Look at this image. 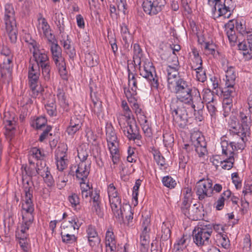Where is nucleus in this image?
I'll list each match as a JSON object with an SVG mask.
<instances>
[{
	"mask_svg": "<svg viewBox=\"0 0 252 252\" xmlns=\"http://www.w3.org/2000/svg\"><path fill=\"white\" fill-rule=\"evenodd\" d=\"M165 4V0H144L142 8L147 14L153 16L161 11Z\"/></svg>",
	"mask_w": 252,
	"mask_h": 252,
	"instance_id": "obj_16",
	"label": "nucleus"
},
{
	"mask_svg": "<svg viewBox=\"0 0 252 252\" xmlns=\"http://www.w3.org/2000/svg\"><path fill=\"white\" fill-rule=\"evenodd\" d=\"M153 154L156 163L161 167H163L165 165V159L159 151L154 150L153 151Z\"/></svg>",
	"mask_w": 252,
	"mask_h": 252,
	"instance_id": "obj_53",
	"label": "nucleus"
},
{
	"mask_svg": "<svg viewBox=\"0 0 252 252\" xmlns=\"http://www.w3.org/2000/svg\"><path fill=\"white\" fill-rule=\"evenodd\" d=\"M202 48H204L207 54L214 55L215 53L216 45L212 41H208Z\"/></svg>",
	"mask_w": 252,
	"mask_h": 252,
	"instance_id": "obj_63",
	"label": "nucleus"
},
{
	"mask_svg": "<svg viewBox=\"0 0 252 252\" xmlns=\"http://www.w3.org/2000/svg\"><path fill=\"white\" fill-rule=\"evenodd\" d=\"M151 220L148 217L143 219L142 222V232L143 234L149 233L150 231Z\"/></svg>",
	"mask_w": 252,
	"mask_h": 252,
	"instance_id": "obj_57",
	"label": "nucleus"
},
{
	"mask_svg": "<svg viewBox=\"0 0 252 252\" xmlns=\"http://www.w3.org/2000/svg\"><path fill=\"white\" fill-rule=\"evenodd\" d=\"M62 242L67 245L74 244L77 242V237L74 234H70L65 231L61 233Z\"/></svg>",
	"mask_w": 252,
	"mask_h": 252,
	"instance_id": "obj_39",
	"label": "nucleus"
},
{
	"mask_svg": "<svg viewBox=\"0 0 252 252\" xmlns=\"http://www.w3.org/2000/svg\"><path fill=\"white\" fill-rule=\"evenodd\" d=\"M234 161V157H232L231 156L230 158L228 157L225 159L222 160L220 166L223 169L229 170L233 167Z\"/></svg>",
	"mask_w": 252,
	"mask_h": 252,
	"instance_id": "obj_55",
	"label": "nucleus"
},
{
	"mask_svg": "<svg viewBox=\"0 0 252 252\" xmlns=\"http://www.w3.org/2000/svg\"><path fill=\"white\" fill-rule=\"evenodd\" d=\"M13 55L6 46H2L0 50V71L2 77H9L13 66Z\"/></svg>",
	"mask_w": 252,
	"mask_h": 252,
	"instance_id": "obj_11",
	"label": "nucleus"
},
{
	"mask_svg": "<svg viewBox=\"0 0 252 252\" xmlns=\"http://www.w3.org/2000/svg\"><path fill=\"white\" fill-rule=\"evenodd\" d=\"M95 88L94 84H91L90 86V96L92 101L91 105L92 112L99 119L103 115V109L102 102L97 96V92L94 88Z\"/></svg>",
	"mask_w": 252,
	"mask_h": 252,
	"instance_id": "obj_19",
	"label": "nucleus"
},
{
	"mask_svg": "<svg viewBox=\"0 0 252 252\" xmlns=\"http://www.w3.org/2000/svg\"><path fill=\"white\" fill-rule=\"evenodd\" d=\"M199 69V70H194L196 72V78L198 81L204 83L207 79L206 72L203 70L202 67Z\"/></svg>",
	"mask_w": 252,
	"mask_h": 252,
	"instance_id": "obj_62",
	"label": "nucleus"
},
{
	"mask_svg": "<svg viewBox=\"0 0 252 252\" xmlns=\"http://www.w3.org/2000/svg\"><path fill=\"white\" fill-rule=\"evenodd\" d=\"M67 146H64L62 150L58 149L56 153L55 159L57 169L63 172L67 167L68 160L67 158Z\"/></svg>",
	"mask_w": 252,
	"mask_h": 252,
	"instance_id": "obj_22",
	"label": "nucleus"
},
{
	"mask_svg": "<svg viewBox=\"0 0 252 252\" xmlns=\"http://www.w3.org/2000/svg\"><path fill=\"white\" fill-rule=\"evenodd\" d=\"M42 132L40 134L38 140L42 142H43L45 139H47L48 136H52V134L50 133L52 130V126H47L46 128L42 129Z\"/></svg>",
	"mask_w": 252,
	"mask_h": 252,
	"instance_id": "obj_56",
	"label": "nucleus"
},
{
	"mask_svg": "<svg viewBox=\"0 0 252 252\" xmlns=\"http://www.w3.org/2000/svg\"><path fill=\"white\" fill-rule=\"evenodd\" d=\"M231 192L229 190H226L221 194L220 197L215 203V208L217 210H221L224 205V201L231 196Z\"/></svg>",
	"mask_w": 252,
	"mask_h": 252,
	"instance_id": "obj_35",
	"label": "nucleus"
},
{
	"mask_svg": "<svg viewBox=\"0 0 252 252\" xmlns=\"http://www.w3.org/2000/svg\"><path fill=\"white\" fill-rule=\"evenodd\" d=\"M130 103L131 104L132 109L134 111L135 113L137 115L138 120L141 119L143 117H146L144 112L143 111L140 105L137 102V100L135 99L134 97V99L132 100V102Z\"/></svg>",
	"mask_w": 252,
	"mask_h": 252,
	"instance_id": "obj_44",
	"label": "nucleus"
},
{
	"mask_svg": "<svg viewBox=\"0 0 252 252\" xmlns=\"http://www.w3.org/2000/svg\"><path fill=\"white\" fill-rule=\"evenodd\" d=\"M163 185L168 188L173 189L176 185V182L171 176H164L162 179Z\"/></svg>",
	"mask_w": 252,
	"mask_h": 252,
	"instance_id": "obj_54",
	"label": "nucleus"
},
{
	"mask_svg": "<svg viewBox=\"0 0 252 252\" xmlns=\"http://www.w3.org/2000/svg\"><path fill=\"white\" fill-rule=\"evenodd\" d=\"M121 107L123 109L124 114H120L119 116H118V119L121 116L124 117V119L125 120V121L130 120H132V118H134L132 111L126 100L122 101Z\"/></svg>",
	"mask_w": 252,
	"mask_h": 252,
	"instance_id": "obj_34",
	"label": "nucleus"
},
{
	"mask_svg": "<svg viewBox=\"0 0 252 252\" xmlns=\"http://www.w3.org/2000/svg\"><path fill=\"white\" fill-rule=\"evenodd\" d=\"M149 233H147L146 234L141 233L140 251L141 252H147L149 244Z\"/></svg>",
	"mask_w": 252,
	"mask_h": 252,
	"instance_id": "obj_48",
	"label": "nucleus"
},
{
	"mask_svg": "<svg viewBox=\"0 0 252 252\" xmlns=\"http://www.w3.org/2000/svg\"><path fill=\"white\" fill-rule=\"evenodd\" d=\"M63 19L64 18L62 13H60L55 14V22L61 34L63 33L64 32L65 26Z\"/></svg>",
	"mask_w": 252,
	"mask_h": 252,
	"instance_id": "obj_46",
	"label": "nucleus"
},
{
	"mask_svg": "<svg viewBox=\"0 0 252 252\" xmlns=\"http://www.w3.org/2000/svg\"><path fill=\"white\" fill-rule=\"evenodd\" d=\"M238 119L242 126V133L244 135L251 134L250 125L252 124V113L246 109H242L238 114Z\"/></svg>",
	"mask_w": 252,
	"mask_h": 252,
	"instance_id": "obj_20",
	"label": "nucleus"
},
{
	"mask_svg": "<svg viewBox=\"0 0 252 252\" xmlns=\"http://www.w3.org/2000/svg\"><path fill=\"white\" fill-rule=\"evenodd\" d=\"M32 55L35 62L32 63V64H37L41 68L44 80L50 82L51 65L47 54L40 49H36L32 51Z\"/></svg>",
	"mask_w": 252,
	"mask_h": 252,
	"instance_id": "obj_8",
	"label": "nucleus"
},
{
	"mask_svg": "<svg viewBox=\"0 0 252 252\" xmlns=\"http://www.w3.org/2000/svg\"><path fill=\"white\" fill-rule=\"evenodd\" d=\"M231 179L236 189H240L242 187V181L239 177L238 173H233L231 174Z\"/></svg>",
	"mask_w": 252,
	"mask_h": 252,
	"instance_id": "obj_64",
	"label": "nucleus"
},
{
	"mask_svg": "<svg viewBox=\"0 0 252 252\" xmlns=\"http://www.w3.org/2000/svg\"><path fill=\"white\" fill-rule=\"evenodd\" d=\"M31 126L33 128L39 130L46 128L47 125V120L44 117H39L32 122Z\"/></svg>",
	"mask_w": 252,
	"mask_h": 252,
	"instance_id": "obj_41",
	"label": "nucleus"
},
{
	"mask_svg": "<svg viewBox=\"0 0 252 252\" xmlns=\"http://www.w3.org/2000/svg\"><path fill=\"white\" fill-rule=\"evenodd\" d=\"M212 232L213 230L210 224L203 226L200 224L195 227L192 231L193 243L199 248L209 245Z\"/></svg>",
	"mask_w": 252,
	"mask_h": 252,
	"instance_id": "obj_9",
	"label": "nucleus"
},
{
	"mask_svg": "<svg viewBox=\"0 0 252 252\" xmlns=\"http://www.w3.org/2000/svg\"><path fill=\"white\" fill-rule=\"evenodd\" d=\"M55 65L58 69L61 78L64 80H67L68 79V73L65 61L58 63Z\"/></svg>",
	"mask_w": 252,
	"mask_h": 252,
	"instance_id": "obj_47",
	"label": "nucleus"
},
{
	"mask_svg": "<svg viewBox=\"0 0 252 252\" xmlns=\"http://www.w3.org/2000/svg\"><path fill=\"white\" fill-rule=\"evenodd\" d=\"M37 22L36 27L41 36L45 38L47 41H51L52 39L56 37L52 33L51 28L47 20L43 17L41 14H39L38 15Z\"/></svg>",
	"mask_w": 252,
	"mask_h": 252,
	"instance_id": "obj_18",
	"label": "nucleus"
},
{
	"mask_svg": "<svg viewBox=\"0 0 252 252\" xmlns=\"http://www.w3.org/2000/svg\"><path fill=\"white\" fill-rule=\"evenodd\" d=\"M194 190L200 201L211 197L213 193L212 181L208 178L200 179L196 183Z\"/></svg>",
	"mask_w": 252,
	"mask_h": 252,
	"instance_id": "obj_14",
	"label": "nucleus"
},
{
	"mask_svg": "<svg viewBox=\"0 0 252 252\" xmlns=\"http://www.w3.org/2000/svg\"><path fill=\"white\" fill-rule=\"evenodd\" d=\"M29 162L32 164L33 163L31 161L32 158H34L36 160H42L44 157V153L38 148H32L29 152Z\"/></svg>",
	"mask_w": 252,
	"mask_h": 252,
	"instance_id": "obj_37",
	"label": "nucleus"
},
{
	"mask_svg": "<svg viewBox=\"0 0 252 252\" xmlns=\"http://www.w3.org/2000/svg\"><path fill=\"white\" fill-rule=\"evenodd\" d=\"M57 96L60 106L63 109V112L69 111V104L66 100L65 93L62 88L57 89Z\"/></svg>",
	"mask_w": 252,
	"mask_h": 252,
	"instance_id": "obj_31",
	"label": "nucleus"
},
{
	"mask_svg": "<svg viewBox=\"0 0 252 252\" xmlns=\"http://www.w3.org/2000/svg\"><path fill=\"white\" fill-rule=\"evenodd\" d=\"M47 42L49 45L52 59L55 64L64 61V59L62 56V49L58 44L56 37L52 39L51 41H48Z\"/></svg>",
	"mask_w": 252,
	"mask_h": 252,
	"instance_id": "obj_24",
	"label": "nucleus"
},
{
	"mask_svg": "<svg viewBox=\"0 0 252 252\" xmlns=\"http://www.w3.org/2000/svg\"><path fill=\"white\" fill-rule=\"evenodd\" d=\"M136 65L138 66L140 75L149 81L152 89H158L159 86L158 77L150 60L143 59L136 63Z\"/></svg>",
	"mask_w": 252,
	"mask_h": 252,
	"instance_id": "obj_3",
	"label": "nucleus"
},
{
	"mask_svg": "<svg viewBox=\"0 0 252 252\" xmlns=\"http://www.w3.org/2000/svg\"><path fill=\"white\" fill-rule=\"evenodd\" d=\"M189 156L184 153L183 151H182V152L179 155V167L183 169L185 168L186 164L189 161Z\"/></svg>",
	"mask_w": 252,
	"mask_h": 252,
	"instance_id": "obj_58",
	"label": "nucleus"
},
{
	"mask_svg": "<svg viewBox=\"0 0 252 252\" xmlns=\"http://www.w3.org/2000/svg\"><path fill=\"white\" fill-rule=\"evenodd\" d=\"M168 63L169 64L167 68H179L178 59L176 54H173L172 56L169 57Z\"/></svg>",
	"mask_w": 252,
	"mask_h": 252,
	"instance_id": "obj_61",
	"label": "nucleus"
},
{
	"mask_svg": "<svg viewBox=\"0 0 252 252\" xmlns=\"http://www.w3.org/2000/svg\"><path fill=\"white\" fill-rule=\"evenodd\" d=\"M107 193L113 215L119 220H123L126 210L122 208L121 197L113 183L108 186Z\"/></svg>",
	"mask_w": 252,
	"mask_h": 252,
	"instance_id": "obj_7",
	"label": "nucleus"
},
{
	"mask_svg": "<svg viewBox=\"0 0 252 252\" xmlns=\"http://www.w3.org/2000/svg\"><path fill=\"white\" fill-rule=\"evenodd\" d=\"M228 128L230 134L233 135L235 139H242L244 138V141H247V137L250 135H244L242 133V126L239 124V122L235 118L231 119L228 122Z\"/></svg>",
	"mask_w": 252,
	"mask_h": 252,
	"instance_id": "obj_23",
	"label": "nucleus"
},
{
	"mask_svg": "<svg viewBox=\"0 0 252 252\" xmlns=\"http://www.w3.org/2000/svg\"><path fill=\"white\" fill-rule=\"evenodd\" d=\"M119 125L124 134L130 141H134L137 145L140 146L142 142V136L140 133L139 127L136 124L134 118L128 121H125L124 117L118 119Z\"/></svg>",
	"mask_w": 252,
	"mask_h": 252,
	"instance_id": "obj_6",
	"label": "nucleus"
},
{
	"mask_svg": "<svg viewBox=\"0 0 252 252\" xmlns=\"http://www.w3.org/2000/svg\"><path fill=\"white\" fill-rule=\"evenodd\" d=\"M105 246L106 250L109 248L110 252L115 251L116 249V240L114 233L109 230L106 233Z\"/></svg>",
	"mask_w": 252,
	"mask_h": 252,
	"instance_id": "obj_29",
	"label": "nucleus"
},
{
	"mask_svg": "<svg viewBox=\"0 0 252 252\" xmlns=\"http://www.w3.org/2000/svg\"><path fill=\"white\" fill-rule=\"evenodd\" d=\"M246 38L239 43L238 47L243 51L245 60H249L252 58V32L248 35Z\"/></svg>",
	"mask_w": 252,
	"mask_h": 252,
	"instance_id": "obj_25",
	"label": "nucleus"
},
{
	"mask_svg": "<svg viewBox=\"0 0 252 252\" xmlns=\"http://www.w3.org/2000/svg\"><path fill=\"white\" fill-rule=\"evenodd\" d=\"M133 62L135 65H136V63L138 62L143 59H145L143 57V52L140 45L137 43H134L133 46Z\"/></svg>",
	"mask_w": 252,
	"mask_h": 252,
	"instance_id": "obj_38",
	"label": "nucleus"
},
{
	"mask_svg": "<svg viewBox=\"0 0 252 252\" xmlns=\"http://www.w3.org/2000/svg\"><path fill=\"white\" fill-rule=\"evenodd\" d=\"M45 107L48 114L51 116H56L57 114V105L54 95H50Z\"/></svg>",
	"mask_w": 252,
	"mask_h": 252,
	"instance_id": "obj_30",
	"label": "nucleus"
},
{
	"mask_svg": "<svg viewBox=\"0 0 252 252\" xmlns=\"http://www.w3.org/2000/svg\"><path fill=\"white\" fill-rule=\"evenodd\" d=\"M87 237L91 247H93L100 242L94 227L89 225L86 229Z\"/></svg>",
	"mask_w": 252,
	"mask_h": 252,
	"instance_id": "obj_27",
	"label": "nucleus"
},
{
	"mask_svg": "<svg viewBox=\"0 0 252 252\" xmlns=\"http://www.w3.org/2000/svg\"><path fill=\"white\" fill-rule=\"evenodd\" d=\"M192 53L193 57L191 59V62L190 63L191 69L192 70H199V68L202 67V58L196 51L193 50Z\"/></svg>",
	"mask_w": 252,
	"mask_h": 252,
	"instance_id": "obj_32",
	"label": "nucleus"
},
{
	"mask_svg": "<svg viewBox=\"0 0 252 252\" xmlns=\"http://www.w3.org/2000/svg\"><path fill=\"white\" fill-rule=\"evenodd\" d=\"M22 170V181L23 183V187L24 186H28L31 187L29 185V181L31 180L32 177L35 176L36 175H39L40 168L37 167L35 168H32V167H28L27 166L23 165L21 168Z\"/></svg>",
	"mask_w": 252,
	"mask_h": 252,
	"instance_id": "obj_26",
	"label": "nucleus"
},
{
	"mask_svg": "<svg viewBox=\"0 0 252 252\" xmlns=\"http://www.w3.org/2000/svg\"><path fill=\"white\" fill-rule=\"evenodd\" d=\"M121 34L125 46L129 45V41L131 39V35L129 32L128 27L126 23H123L121 25Z\"/></svg>",
	"mask_w": 252,
	"mask_h": 252,
	"instance_id": "obj_36",
	"label": "nucleus"
},
{
	"mask_svg": "<svg viewBox=\"0 0 252 252\" xmlns=\"http://www.w3.org/2000/svg\"><path fill=\"white\" fill-rule=\"evenodd\" d=\"M30 227L18 226L16 232V236L19 239V243L24 252H28L29 249V233Z\"/></svg>",
	"mask_w": 252,
	"mask_h": 252,
	"instance_id": "obj_21",
	"label": "nucleus"
},
{
	"mask_svg": "<svg viewBox=\"0 0 252 252\" xmlns=\"http://www.w3.org/2000/svg\"><path fill=\"white\" fill-rule=\"evenodd\" d=\"M225 82H229V85H231V84H232L233 83H235L236 72L234 67L232 66H227L226 70H225Z\"/></svg>",
	"mask_w": 252,
	"mask_h": 252,
	"instance_id": "obj_42",
	"label": "nucleus"
},
{
	"mask_svg": "<svg viewBox=\"0 0 252 252\" xmlns=\"http://www.w3.org/2000/svg\"><path fill=\"white\" fill-rule=\"evenodd\" d=\"M142 126V129L146 136L151 137L152 134V129L147 120L146 117H142L141 119L138 120Z\"/></svg>",
	"mask_w": 252,
	"mask_h": 252,
	"instance_id": "obj_45",
	"label": "nucleus"
},
{
	"mask_svg": "<svg viewBox=\"0 0 252 252\" xmlns=\"http://www.w3.org/2000/svg\"><path fill=\"white\" fill-rule=\"evenodd\" d=\"M82 126L81 120L76 116H73L71 118L69 126L66 129V132L69 135H73L81 129Z\"/></svg>",
	"mask_w": 252,
	"mask_h": 252,
	"instance_id": "obj_28",
	"label": "nucleus"
},
{
	"mask_svg": "<svg viewBox=\"0 0 252 252\" xmlns=\"http://www.w3.org/2000/svg\"><path fill=\"white\" fill-rule=\"evenodd\" d=\"M127 72L128 74V88L125 89V94L129 103L132 102L134 99V96L137 94V90L138 89L137 83L142 80L140 77H135L134 75L129 69L127 66Z\"/></svg>",
	"mask_w": 252,
	"mask_h": 252,
	"instance_id": "obj_17",
	"label": "nucleus"
},
{
	"mask_svg": "<svg viewBox=\"0 0 252 252\" xmlns=\"http://www.w3.org/2000/svg\"><path fill=\"white\" fill-rule=\"evenodd\" d=\"M90 169L91 162H79L77 166L70 167L69 174L75 175L80 184L87 183Z\"/></svg>",
	"mask_w": 252,
	"mask_h": 252,
	"instance_id": "obj_12",
	"label": "nucleus"
},
{
	"mask_svg": "<svg viewBox=\"0 0 252 252\" xmlns=\"http://www.w3.org/2000/svg\"><path fill=\"white\" fill-rule=\"evenodd\" d=\"M190 144H185L183 147V152L189 154L194 148L200 158L204 157L207 154V143L204 136L199 131H194L190 135Z\"/></svg>",
	"mask_w": 252,
	"mask_h": 252,
	"instance_id": "obj_5",
	"label": "nucleus"
},
{
	"mask_svg": "<svg viewBox=\"0 0 252 252\" xmlns=\"http://www.w3.org/2000/svg\"><path fill=\"white\" fill-rule=\"evenodd\" d=\"M178 69L167 68V87L168 89L176 95L172 98L170 104L174 121L182 126L187 122L185 110L183 103L190 105L196 111V107L201 109L204 107L198 89L192 86L184 79L178 76Z\"/></svg>",
	"mask_w": 252,
	"mask_h": 252,
	"instance_id": "obj_1",
	"label": "nucleus"
},
{
	"mask_svg": "<svg viewBox=\"0 0 252 252\" xmlns=\"http://www.w3.org/2000/svg\"><path fill=\"white\" fill-rule=\"evenodd\" d=\"M81 189V194L83 198L87 199L91 196L94 192L92 185H90L89 183L80 184Z\"/></svg>",
	"mask_w": 252,
	"mask_h": 252,
	"instance_id": "obj_40",
	"label": "nucleus"
},
{
	"mask_svg": "<svg viewBox=\"0 0 252 252\" xmlns=\"http://www.w3.org/2000/svg\"><path fill=\"white\" fill-rule=\"evenodd\" d=\"M40 68L37 64H33L32 62H30L28 66L29 84L32 90V95L35 97L40 93L37 89V84L40 75Z\"/></svg>",
	"mask_w": 252,
	"mask_h": 252,
	"instance_id": "obj_13",
	"label": "nucleus"
},
{
	"mask_svg": "<svg viewBox=\"0 0 252 252\" xmlns=\"http://www.w3.org/2000/svg\"><path fill=\"white\" fill-rule=\"evenodd\" d=\"M203 100L206 103L215 100L214 92L209 89H204L202 92Z\"/></svg>",
	"mask_w": 252,
	"mask_h": 252,
	"instance_id": "obj_52",
	"label": "nucleus"
},
{
	"mask_svg": "<svg viewBox=\"0 0 252 252\" xmlns=\"http://www.w3.org/2000/svg\"><path fill=\"white\" fill-rule=\"evenodd\" d=\"M232 0H224L222 3L221 0H208V4L212 6V15L214 18H218L221 16L229 18L231 15V8L230 3Z\"/></svg>",
	"mask_w": 252,
	"mask_h": 252,
	"instance_id": "obj_10",
	"label": "nucleus"
},
{
	"mask_svg": "<svg viewBox=\"0 0 252 252\" xmlns=\"http://www.w3.org/2000/svg\"><path fill=\"white\" fill-rule=\"evenodd\" d=\"M186 240L184 235L177 239L173 246V251L175 252H179L185 249L187 247Z\"/></svg>",
	"mask_w": 252,
	"mask_h": 252,
	"instance_id": "obj_43",
	"label": "nucleus"
},
{
	"mask_svg": "<svg viewBox=\"0 0 252 252\" xmlns=\"http://www.w3.org/2000/svg\"><path fill=\"white\" fill-rule=\"evenodd\" d=\"M163 141L165 146L171 147L174 143V141L173 135L168 133L163 134Z\"/></svg>",
	"mask_w": 252,
	"mask_h": 252,
	"instance_id": "obj_59",
	"label": "nucleus"
},
{
	"mask_svg": "<svg viewBox=\"0 0 252 252\" xmlns=\"http://www.w3.org/2000/svg\"><path fill=\"white\" fill-rule=\"evenodd\" d=\"M229 82H225V87L224 90L222 91L223 94V96H225L226 98H229L235 94V89L234 86L235 83H233L232 84H231V85H229Z\"/></svg>",
	"mask_w": 252,
	"mask_h": 252,
	"instance_id": "obj_50",
	"label": "nucleus"
},
{
	"mask_svg": "<svg viewBox=\"0 0 252 252\" xmlns=\"http://www.w3.org/2000/svg\"><path fill=\"white\" fill-rule=\"evenodd\" d=\"M24 196L21 201V215L22 221L19 226L30 227L34 220V204L32 202L33 189L32 187L24 186Z\"/></svg>",
	"mask_w": 252,
	"mask_h": 252,
	"instance_id": "obj_2",
	"label": "nucleus"
},
{
	"mask_svg": "<svg viewBox=\"0 0 252 252\" xmlns=\"http://www.w3.org/2000/svg\"><path fill=\"white\" fill-rule=\"evenodd\" d=\"M106 140H117L118 139L116 133L114 130V127L111 125H107L106 126Z\"/></svg>",
	"mask_w": 252,
	"mask_h": 252,
	"instance_id": "obj_51",
	"label": "nucleus"
},
{
	"mask_svg": "<svg viewBox=\"0 0 252 252\" xmlns=\"http://www.w3.org/2000/svg\"><path fill=\"white\" fill-rule=\"evenodd\" d=\"M171 224L168 221H164L161 226V234L160 237V242L168 240L171 236Z\"/></svg>",
	"mask_w": 252,
	"mask_h": 252,
	"instance_id": "obj_33",
	"label": "nucleus"
},
{
	"mask_svg": "<svg viewBox=\"0 0 252 252\" xmlns=\"http://www.w3.org/2000/svg\"><path fill=\"white\" fill-rule=\"evenodd\" d=\"M68 200L73 208H76L80 204V198L76 193H73L69 195Z\"/></svg>",
	"mask_w": 252,
	"mask_h": 252,
	"instance_id": "obj_60",
	"label": "nucleus"
},
{
	"mask_svg": "<svg viewBox=\"0 0 252 252\" xmlns=\"http://www.w3.org/2000/svg\"><path fill=\"white\" fill-rule=\"evenodd\" d=\"M3 20L9 39L12 43H15L17 38L15 13L12 5L10 3H6L4 6Z\"/></svg>",
	"mask_w": 252,
	"mask_h": 252,
	"instance_id": "obj_4",
	"label": "nucleus"
},
{
	"mask_svg": "<svg viewBox=\"0 0 252 252\" xmlns=\"http://www.w3.org/2000/svg\"><path fill=\"white\" fill-rule=\"evenodd\" d=\"M233 141L229 142L226 140H222L220 144L222 149V153L224 155L230 157L232 156L233 157L234 152L239 150L242 151L246 147V142L244 141V138L242 139H235Z\"/></svg>",
	"mask_w": 252,
	"mask_h": 252,
	"instance_id": "obj_15",
	"label": "nucleus"
},
{
	"mask_svg": "<svg viewBox=\"0 0 252 252\" xmlns=\"http://www.w3.org/2000/svg\"><path fill=\"white\" fill-rule=\"evenodd\" d=\"M236 29L237 32L245 37H247L248 35L252 32V31L248 30L245 24L241 21L236 22Z\"/></svg>",
	"mask_w": 252,
	"mask_h": 252,
	"instance_id": "obj_49",
	"label": "nucleus"
}]
</instances>
